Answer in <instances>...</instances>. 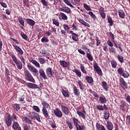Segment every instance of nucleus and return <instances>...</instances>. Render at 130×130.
Wrapping results in <instances>:
<instances>
[{"instance_id": "obj_62", "label": "nucleus", "mask_w": 130, "mask_h": 130, "mask_svg": "<svg viewBox=\"0 0 130 130\" xmlns=\"http://www.w3.org/2000/svg\"><path fill=\"white\" fill-rule=\"evenodd\" d=\"M11 118L12 121H15L17 119V116L15 114H13L11 115Z\"/></svg>"}, {"instance_id": "obj_14", "label": "nucleus", "mask_w": 130, "mask_h": 130, "mask_svg": "<svg viewBox=\"0 0 130 130\" xmlns=\"http://www.w3.org/2000/svg\"><path fill=\"white\" fill-rule=\"evenodd\" d=\"M39 74H40V78L44 79V80L47 79V76L44 72L43 69H41L39 70Z\"/></svg>"}, {"instance_id": "obj_38", "label": "nucleus", "mask_w": 130, "mask_h": 130, "mask_svg": "<svg viewBox=\"0 0 130 130\" xmlns=\"http://www.w3.org/2000/svg\"><path fill=\"white\" fill-rule=\"evenodd\" d=\"M117 72L120 76H122V75L124 72V69L122 68H118Z\"/></svg>"}, {"instance_id": "obj_18", "label": "nucleus", "mask_w": 130, "mask_h": 130, "mask_svg": "<svg viewBox=\"0 0 130 130\" xmlns=\"http://www.w3.org/2000/svg\"><path fill=\"white\" fill-rule=\"evenodd\" d=\"M5 75L6 78H7V80H10L11 73L10 72L9 69H7V68H5Z\"/></svg>"}, {"instance_id": "obj_55", "label": "nucleus", "mask_w": 130, "mask_h": 130, "mask_svg": "<svg viewBox=\"0 0 130 130\" xmlns=\"http://www.w3.org/2000/svg\"><path fill=\"white\" fill-rule=\"evenodd\" d=\"M109 36H110V38L111 39L112 41L114 42L115 37H114V34L112 33V32H109Z\"/></svg>"}, {"instance_id": "obj_49", "label": "nucleus", "mask_w": 130, "mask_h": 130, "mask_svg": "<svg viewBox=\"0 0 130 130\" xmlns=\"http://www.w3.org/2000/svg\"><path fill=\"white\" fill-rule=\"evenodd\" d=\"M73 72L75 73L79 77H81L82 76L81 72L78 70H75L73 71Z\"/></svg>"}, {"instance_id": "obj_56", "label": "nucleus", "mask_w": 130, "mask_h": 130, "mask_svg": "<svg viewBox=\"0 0 130 130\" xmlns=\"http://www.w3.org/2000/svg\"><path fill=\"white\" fill-rule=\"evenodd\" d=\"M83 7L87 10V11H91L90 7L86 4H83Z\"/></svg>"}, {"instance_id": "obj_20", "label": "nucleus", "mask_w": 130, "mask_h": 130, "mask_svg": "<svg viewBox=\"0 0 130 130\" xmlns=\"http://www.w3.org/2000/svg\"><path fill=\"white\" fill-rule=\"evenodd\" d=\"M73 90L74 92V94H75V96H79V95L80 94V92L79 91V89L76 86L74 87Z\"/></svg>"}, {"instance_id": "obj_12", "label": "nucleus", "mask_w": 130, "mask_h": 130, "mask_svg": "<svg viewBox=\"0 0 130 130\" xmlns=\"http://www.w3.org/2000/svg\"><path fill=\"white\" fill-rule=\"evenodd\" d=\"M99 14L103 19H105L106 17V14L105 13V10L103 7H100L99 10Z\"/></svg>"}, {"instance_id": "obj_16", "label": "nucleus", "mask_w": 130, "mask_h": 130, "mask_svg": "<svg viewBox=\"0 0 130 130\" xmlns=\"http://www.w3.org/2000/svg\"><path fill=\"white\" fill-rule=\"evenodd\" d=\"M17 19L19 22L20 24L22 25V26H20V27L23 30L24 29L23 27H24L25 26V22L23 18L21 16H20V17H18Z\"/></svg>"}, {"instance_id": "obj_22", "label": "nucleus", "mask_w": 130, "mask_h": 130, "mask_svg": "<svg viewBox=\"0 0 130 130\" xmlns=\"http://www.w3.org/2000/svg\"><path fill=\"white\" fill-rule=\"evenodd\" d=\"M102 87L103 88L105 91H108L109 89L108 87V84L106 81H103L102 82Z\"/></svg>"}, {"instance_id": "obj_51", "label": "nucleus", "mask_w": 130, "mask_h": 130, "mask_svg": "<svg viewBox=\"0 0 130 130\" xmlns=\"http://www.w3.org/2000/svg\"><path fill=\"white\" fill-rule=\"evenodd\" d=\"M80 69L81 70V71L85 74H87V71L85 70V67L84 66H83L82 64H81V66H80Z\"/></svg>"}, {"instance_id": "obj_34", "label": "nucleus", "mask_w": 130, "mask_h": 130, "mask_svg": "<svg viewBox=\"0 0 130 130\" xmlns=\"http://www.w3.org/2000/svg\"><path fill=\"white\" fill-rule=\"evenodd\" d=\"M66 123H67V125H68V127H69V129H70V130L73 129V125L71 121H70L69 120H66Z\"/></svg>"}, {"instance_id": "obj_60", "label": "nucleus", "mask_w": 130, "mask_h": 130, "mask_svg": "<svg viewBox=\"0 0 130 130\" xmlns=\"http://www.w3.org/2000/svg\"><path fill=\"white\" fill-rule=\"evenodd\" d=\"M88 14L89 15L91 16V18H92L93 19H96L97 17H96V15L95 14H94L93 13H92V12H88Z\"/></svg>"}, {"instance_id": "obj_23", "label": "nucleus", "mask_w": 130, "mask_h": 130, "mask_svg": "<svg viewBox=\"0 0 130 130\" xmlns=\"http://www.w3.org/2000/svg\"><path fill=\"white\" fill-rule=\"evenodd\" d=\"M61 92L65 98H69L70 97V94L69 93V90H64L63 89H61Z\"/></svg>"}, {"instance_id": "obj_64", "label": "nucleus", "mask_w": 130, "mask_h": 130, "mask_svg": "<svg viewBox=\"0 0 130 130\" xmlns=\"http://www.w3.org/2000/svg\"><path fill=\"white\" fill-rule=\"evenodd\" d=\"M23 130H30V128L27 124H25L24 126Z\"/></svg>"}, {"instance_id": "obj_48", "label": "nucleus", "mask_w": 130, "mask_h": 130, "mask_svg": "<svg viewBox=\"0 0 130 130\" xmlns=\"http://www.w3.org/2000/svg\"><path fill=\"white\" fill-rule=\"evenodd\" d=\"M77 114L79 116H81L83 119H86V117L82 112L80 111H77Z\"/></svg>"}, {"instance_id": "obj_44", "label": "nucleus", "mask_w": 130, "mask_h": 130, "mask_svg": "<svg viewBox=\"0 0 130 130\" xmlns=\"http://www.w3.org/2000/svg\"><path fill=\"white\" fill-rule=\"evenodd\" d=\"M126 103L125 101H121V105H120V107H121V108H122V109L123 110L124 109V108L126 106Z\"/></svg>"}, {"instance_id": "obj_1", "label": "nucleus", "mask_w": 130, "mask_h": 130, "mask_svg": "<svg viewBox=\"0 0 130 130\" xmlns=\"http://www.w3.org/2000/svg\"><path fill=\"white\" fill-rule=\"evenodd\" d=\"M42 105L43 106L42 109V112L44 116L47 119H50V116L49 115V112L47 110V109L50 108V106L49 103H47V102L43 101L42 102Z\"/></svg>"}, {"instance_id": "obj_19", "label": "nucleus", "mask_w": 130, "mask_h": 130, "mask_svg": "<svg viewBox=\"0 0 130 130\" xmlns=\"http://www.w3.org/2000/svg\"><path fill=\"white\" fill-rule=\"evenodd\" d=\"M99 101L101 104H106L107 102V99L104 95L100 96Z\"/></svg>"}, {"instance_id": "obj_40", "label": "nucleus", "mask_w": 130, "mask_h": 130, "mask_svg": "<svg viewBox=\"0 0 130 130\" xmlns=\"http://www.w3.org/2000/svg\"><path fill=\"white\" fill-rule=\"evenodd\" d=\"M73 123L74 124V125L75 126H77L79 125V123H79V120L78 119L76 118L75 117H74L73 118Z\"/></svg>"}, {"instance_id": "obj_4", "label": "nucleus", "mask_w": 130, "mask_h": 130, "mask_svg": "<svg viewBox=\"0 0 130 130\" xmlns=\"http://www.w3.org/2000/svg\"><path fill=\"white\" fill-rule=\"evenodd\" d=\"M46 73L49 78H52L54 75H56L57 74V72L56 70H54L53 71L51 68H48L46 69Z\"/></svg>"}, {"instance_id": "obj_32", "label": "nucleus", "mask_w": 130, "mask_h": 130, "mask_svg": "<svg viewBox=\"0 0 130 130\" xmlns=\"http://www.w3.org/2000/svg\"><path fill=\"white\" fill-rule=\"evenodd\" d=\"M88 52H89V53H86V57H87V58L88 59V60L90 61H93V56L91 55V54H90V52H89V49L87 50Z\"/></svg>"}, {"instance_id": "obj_8", "label": "nucleus", "mask_w": 130, "mask_h": 130, "mask_svg": "<svg viewBox=\"0 0 130 130\" xmlns=\"http://www.w3.org/2000/svg\"><path fill=\"white\" fill-rule=\"evenodd\" d=\"M8 116L7 117V118L5 120V123L7 127H10L12 125V118H11V115L10 113H7Z\"/></svg>"}, {"instance_id": "obj_3", "label": "nucleus", "mask_w": 130, "mask_h": 130, "mask_svg": "<svg viewBox=\"0 0 130 130\" xmlns=\"http://www.w3.org/2000/svg\"><path fill=\"white\" fill-rule=\"evenodd\" d=\"M24 76L25 79L32 83H35V79L32 76L31 74L27 70L24 71Z\"/></svg>"}, {"instance_id": "obj_21", "label": "nucleus", "mask_w": 130, "mask_h": 130, "mask_svg": "<svg viewBox=\"0 0 130 130\" xmlns=\"http://www.w3.org/2000/svg\"><path fill=\"white\" fill-rule=\"evenodd\" d=\"M32 115L33 117H32V118L33 119V118H35L38 122H41V119H40V117L39 116V114H37V113L33 112H32Z\"/></svg>"}, {"instance_id": "obj_43", "label": "nucleus", "mask_w": 130, "mask_h": 130, "mask_svg": "<svg viewBox=\"0 0 130 130\" xmlns=\"http://www.w3.org/2000/svg\"><path fill=\"white\" fill-rule=\"evenodd\" d=\"M63 12H65L67 14H71V10L69 8L65 7H64Z\"/></svg>"}, {"instance_id": "obj_9", "label": "nucleus", "mask_w": 130, "mask_h": 130, "mask_svg": "<svg viewBox=\"0 0 130 130\" xmlns=\"http://www.w3.org/2000/svg\"><path fill=\"white\" fill-rule=\"evenodd\" d=\"M60 109L65 115H67V116L70 115V111L69 108L67 107L61 105Z\"/></svg>"}, {"instance_id": "obj_50", "label": "nucleus", "mask_w": 130, "mask_h": 130, "mask_svg": "<svg viewBox=\"0 0 130 130\" xmlns=\"http://www.w3.org/2000/svg\"><path fill=\"white\" fill-rule=\"evenodd\" d=\"M109 52H111L112 53H113V54H115L116 52V49L113 47L109 48Z\"/></svg>"}, {"instance_id": "obj_5", "label": "nucleus", "mask_w": 130, "mask_h": 130, "mask_svg": "<svg viewBox=\"0 0 130 130\" xmlns=\"http://www.w3.org/2000/svg\"><path fill=\"white\" fill-rule=\"evenodd\" d=\"M20 82L23 84H25L26 85V86L29 88H31V89H38L39 88V87L37 84L32 83L25 82V81L23 80H20Z\"/></svg>"}, {"instance_id": "obj_52", "label": "nucleus", "mask_w": 130, "mask_h": 130, "mask_svg": "<svg viewBox=\"0 0 130 130\" xmlns=\"http://www.w3.org/2000/svg\"><path fill=\"white\" fill-rule=\"evenodd\" d=\"M32 109L35 111H36L37 112H40V108H39L38 106H34L32 107Z\"/></svg>"}, {"instance_id": "obj_7", "label": "nucleus", "mask_w": 130, "mask_h": 130, "mask_svg": "<svg viewBox=\"0 0 130 130\" xmlns=\"http://www.w3.org/2000/svg\"><path fill=\"white\" fill-rule=\"evenodd\" d=\"M119 81L120 82V86H121V87L125 89H128V84L123 77H121V78L119 79Z\"/></svg>"}, {"instance_id": "obj_28", "label": "nucleus", "mask_w": 130, "mask_h": 130, "mask_svg": "<svg viewBox=\"0 0 130 130\" xmlns=\"http://www.w3.org/2000/svg\"><path fill=\"white\" fill-rule=\"evenodd\" d=\"M59 63L60 65L62 66L63 68H67L69 66L68 63L64 60L59 61Z\"/></svg>"}, {"instance_id": "obj_27", "label": "nucleus", "mask_w": 130, "mask_h": 130, "mask_svg": "<svg viewBox=\"0 0 130 130\" xmlns=\"http://www.w3.org/2000/svg\"><path fill=\"white\" fill-rule=\"evenodd\" d=\"M110 114L109 111H105L104 112V118L105 120L108 119L110 117Z\"/></svg>"}, {"instance_id": "obj_33", "label": "nucleus", "mask_w": 130, "mask_h": 130, "mask_svg": "<svg viewBox=\"0 0 130 130\" xmlns=\"http://www.w3.org/2000/svg\"><path fill=\"white\" fill-rule=\"evenodd\" d=\"M38 60H39V62L42 64H44L46 62V60L44 58L39 57Z\"/></svg>"}, {"instance_id": "obj_30", "label": "nucleus", "mask_w": 130, "mask_h": 130, "mask_svg": "<svg viewBox=\"0 0 130 130\" xmlns=\"http://www.w3.org/2000/svg\"><path fill=\"white\" fill-rule=\"evenodd\" d=\"M40 53H42L44 56H49L50 54L49 52L45 50H41Z\"/></svg>"}, {"instance_id": "obj_57", "label": "nucleus", "mask_w": 130, "mask_h": 130, "mask_svg": "<svg viewBox=\"0 0 130 130\" xmlns=\"http://www.w3.org/2000/svg\"><path fill=\"white\" fill-rule=\"evenodd\" d=\"M121 76H123L124 78H127L129 77V75L127 72H124Z\"/></svg>"}, {"instance_id": "obj_35", "label": "nucleus", "mask_w": 130, "mask_h": 130, "mask_svg": "<svg viewBox=\"0 0 130 130\" xmlns=\"http://www.w3.org/2000/svg\"><path fill=\"white\" fill-rule=\"evenodd\" d=\"M117 58L119 62H121V63H123L124 62L123 57L122 56L118 55L117 56Z\"/></svg>"}, {"instance_id": "obj_53", "label": "nucleus", "mask_w": 130, "mask_h": 130, "mask_svg": "<svg viewBox=\"0 0 130 130\" xmlns=\"http://www.w3.org/2000/svg\"><path fill=\"white\" fill-rule=\"evenodd\" d=\"M96 109L99 111H104V108L103 105H96Z\"/></svg>"}, {"instance_id": "obj_29", "label": "nucleus", "mask_w": 130, "mask_h": 130, "mask_svg": "<svg viewBox=\"0 0 130 130\" xmlns=\"http://www.w3.org/2000/svg\"><path fill=\"white\" fill-rule=\"evenodd\" d=\"M26 22L28 24H29L30 26H34L35 24V22L30 19H26Z\"/></svg>"}, {"instance_id": "obj_37", "label": "nucleus", "mask_w": 130, "mask_h": 130, "mask_svg": "<svg viewBox=\"0 0 130 130\" xmlns=\"http://www.w3.org/2000/svg\"><path fill=\"white\" fill-rule=\"evenodd\" d=\"M31 62L34 64L36 67L40 68V64L38 63L36 60H31Z\"/></svg>"}, {"instance_id": "obj_31", "label": "nucleus", "mask_w": 130, "mask_h": 130, "mask_svg": "<svg viewBox=\"0 0 130 130\" xmlns=\"http://www.w3.org/2000/svg\"><path fill=\"white\" fill-rule=\"evenodd\" d=\"M60 17L61 18L62 20H67L68 19V16H67L66 14H65L63 13H60Z\"/></svg>"}, {"instance_id": "obj_42", "label": "nucleus", "mask_w": 130, "mask_h": 130, "mask_svg": "<svg viewBox=\"0 0 130 130\" xmlns=\"http://www.w3.org/2000/svg\"><path fill=\"white\" fill-rule=\"evenodd\" d=\"M89 91L91 93H92L93 95L94 98H99V95L95 91H92L91 89H90Z\"/></svg>"}, {"instance_id": "obj_2", "label": "nucleus", "mask_w": 130, "mask_h": 130, "mask_svg": "<svg viewBox=\"0 0 130 130\" xmlns=\"http://www.w3.org/2000/svg\"><path fill=\"white\" fill-rule=\"evenodd\" d=\"M10 56L12 60H13V62H14L15 64H16V68H17L19 70H22L23 68V64L22 62L17 59V57L15 55L11 54Z\"/></svg>"}, {"instance_id": "obj_41", "label": "nucleus", "mask_w": 130, "mask_h": 130, "mask_svg": "<svg viewBox=\"0 0 130 130\" xmlns=\"http://www.w3.org/2000/svg\"><path fill=\"white\" fill-rule=\"evenodd\" d=\"M111 64L112 67L113 68H114V69L116 68L117 66V63L116 61L111 60Z\"/></svg>"}, {"instance_id": "obj_26", "label": "nucleus", "mask_w": 130, "mask_h": 130, "mask_svg": "<svg viewBox=\"0 0 130 130\" xmlns=\"http://www.w3.org/2000/svg\"><path fill=\"white\" fill-rule=\"evenodd\" d=\"M85 80L87 81L88 83L92 84L94 82V79L91 77V76H86Z\"/></svg>"}, {"instance_id": "obj_25", "label": "nucleus", "mask_w": 130, "mask_h": 130, "mask_svg": "<svg viewBox=\"0 0 130 130\" xmlns=\"http://www.w3.org/2000/svg\"><path fill=\"white\" fill-rule=\"evenodd\" d=\"M107 128L108 130H113V124L110 121H107L106 123Z\"/></svg>"}, {"instance_id": "obj_46", "label": "nucleus", "mask_w": 130, "mask_h": 130, "mask_svg": "<svg viewBox=\"0 0 130 130\" xmlns=\"http://www.w3.org/2000/svg\"><path fill=\"white\" fill-rule=\"evenodd\" d=\"M77 130H84L85 128V126L84 125H78L75 126Z\"/></svg>"}, {"instance_id": "obj_54", "label": "nucleus", "mask_w": 130, "mask_h": 130, "mask_svg": "<svg viewBox=\"0 0 130 130\" xmlns=\"http://www.w3.org/2000/svg\"><path fill=\"white\" fill-rule=\"evenodd\" d=\"M14 106H15V107H14ZM14 106H13V107H14V109H15V110H16V111H18L20 110V106L19 104H14Z\"/></svg>"}, {"instance_id": "obj_58", "label": "nucleus", "mask_w": 130, "mask_h": 130, "mask_svg": "<svg viewBox=\"0 0 130 130\" xmlns=\"http://www.w3.org/2000/svg\"><path fill=\"white\" fill-rule=\"evenodd\" d=\"M41 2L44 7L48 6V2L46 0H41Z\"/></svg>"}, {"instance_id": "obj_36", "label": "nucleus", "mask_w": 130, "mask_h": 130, "mask_svg": "<svg viewBox=\"0 0 130 130\" xmlns=\"http://www.w3.org/2000/svg\"><path fill=\"white\" fill-rule=\"evenodd\" d=\"M49 42V40L48 37L44 36L41 39V42L43 43H48Z\"/></svg>"}, {"instance_id": "obj_63", "label": "nucleus", "mask_w": 130, "mask_h": 130, "mask_svg": "<svg viewBox=\"0 0 130 130\" xmlns=\"http://www.w3.org/2000/svg\"><path fill=\"white\" fill-rule=\"evenodd\" d=\"M25 100V98L24 96H21V98H19V101H20L21 103H24V102Z\"/></svg>"}, {"instance_id": "obj_17", "label": "nucleus", "mask_w": 130, "mask_h": 130, "mask_svg": "<svg viewBox=\"0 0 130 130\" xmlns=\"http://www.w3.org/2000/svg\"><path fill=\"white\" fill-rule=\"evenodd\" d=\"M70 34L72 35V39L74 41H79V35L77 34L74 32L73 31H70Z\"/></svg>"}, {"instance_id": "obj_47", "label": "nucleus", "mask_w": 130, "mask_h": 130, "mask_svg": "<svg viewBox=\"0 0 130 130\" xmlns=\"http://www.w3.org/2000/svg\"><path fill=\"white\" fill-rule=\"evenodd\" d=\"M52 21H53V24H54L56 26H59V22L58 20L53 19H52Z\"/></svg>"}, {"instance_id": "obj_10", "label": "nucleus", "mask_w": 130, "mask_h": 130, "mask_svg": "<svg viewBox=\"0 0 130 130\" xmlns=\"http://www.w3.org/2000/svg\"><path fill=\"white\" fill-rule=\"evenodd\" d=\"M27 67L30 72L35 73L36 76H39V71L34 67L29 64H28Z\"/></svg>"}, {"instance_id": "obj_59", "label": "nucleus", "mask_w": 130, "mask_h": 130, "mask_svg": "<svg viewBox=\"0 0 130 130\" xmlns=\"http://www.w3.org/2000/svg\"><path fill=\"white\" fill-rule=\"evenodd\" d=\"M96 46H99L101 44V41L99 39L98 37H96Z\"/></svg>"}, {"instance_id": "obj_39", "label": "nucleus", "mask_w": 130, "mask_h": 130, "mask_svg": "<svg viewBox=\"0 0 130 130\" xmlns=\"http://www.w3.org/2000/svg\"><path fill=\"white\" fill-rule=\"evenodd\" d=\"M108 23H109V26H112L114 24V21L112 20V17H109L108 18Z\"/></svg>"}, {"instance_id": "obj_6", "label": "nucleus", "mask_w": 130, "mask_h": 130, "mask_svg": "<svg viewBox=\"0 0 130 130\" xmlns=\"http://www.w3.org/2000/svg\"><path fill=\"white\" fill-rule=\"evenodd\" d=\"M93 69L94 71L96 72V73L100 76H103V73L102 71V69L99 66L98 64L97 63H95L93 64Z\"/></svg>"}, {"instance_id": "obj_13", "label": "nucleus", "mask_w": 130, "mask_h": 130, "mask_svg": "<svg viewBox=\"0 0 130 130\" xmlns=\"http://www.w3.org/2000/svg\"><path fill=\"white\" fill-rule=\"evenodd\" d=\"M12 128L13 130H21V127H20L19 123L16 121L13 122L12 123Z\"/></svg>"}, {"instance_id": "obj_15", "label": "nucleus", "mask_w": 130, "mask_h": 130, "mask_svg": "<svg viewBox=\"0 0 130 130\" xmlns=\"http://www.w3.org/2000/svg\"><path fill=\"white\" fill-rule=\"evenodd\" d=\"M13 48L16 51V52L19 53L18 54L23 55L24 54L23 51L22 49L17 45H13Z\"/></svg>"}, {"instance_id": "obj_11", "label": "nucleus", "mask_w": 130, "mask_h": 130, "mask_svg": "<svg viewBox=\"0 0 130 130\" xmlns=\"http://www.w3.org/2000/svg\"><path fill=\"white\" fill-rule=\"evenodd\" d=\"M54 114L58 118H61L63 116V113L62 111L58 108H56L54 110Z\"/></svg>"}, {"instance_id": "obj_61", "label": "nucleus", "mask_w": 130, "mask_h": 130, "mask_svg": "<svg viewBox=\"0 0 130 130\" xmlns=\"http://www.w3.org/2000/svg\"><path fill=\"white\" fill-rule=\"evenodd\" d=\"M0 5L4 8H7V4L0 1Z\"/></svg>"}, {"instance_id": "obj_24", "label": "nucleus", "mask_w": 130, "mask_h": 130, "mask_svg": "<svg viewBox=\"0 0 130 130\" xmlns=\"http://www.w3.org/2000/svg\"><path fill=\"white\" fill-rule=\"evenodd\" d=\"M118 13L119 17H120V18L122 19H124L125 18V14L123 10L122 9L119 10Z\"/></svg>"}, {"instance_id": "obj_45", "label": "nucleus", "mask_w": 130, "mask_h": 130, "mask_svg": "<svg viewBox=\"0 0 130 130\" xmlns=\"http://www.w3.org/2000/svg\"><path fill=\"white\" fill-rule=\"evenodd\" d=\"M96 127L98 130H102L104 126L103 125H101L99 123H96Z\"/></svg>"}]
</instances>
